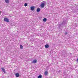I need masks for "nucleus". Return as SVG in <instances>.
Segmentation results:
<instances>
[{"mask_svg":"<svg viewBox=\"0 0 78 78\" xmlns=\"http://www.w3.org/2000/svg\"><path fill=\"white\" fill-rule=\"evenodd\" d=\"M4 21L5 22H9V19L7 18H5L4 19Z\"/></svg>","mask_w":78,"mask_h":78,"instance_id":"nucleus-1","label":"nucleus"},{"mask_svg":"<svg viewBox=\"0 0 78 78\" xmlns=\"http://www.w3.org/2000/svg\"><path fill=\"white\" fill-rule=\"evenodd\" d=\"M45 6V3H42L41 5V8H44V6Z\"/></svg>","mask_w":78,"mask_h":78,"instance_id":"nucleus-2","label":"nucleus"},{"mask_svg":"<svg viewBox=\"0 0 78 78\" xmlns=\"http://www.w3.org/2000/svg\"><path fill=\"white\" fill-rule=\"evenodd\" d=\"M1 69H2V72L4 73H6V71L5 70V69L4 68H1Z\"/></svg>","mask_w":78,"mask_h":78,"instance_id":"nucleus-3","label":"nucleus"},{"mask_svg":"<svg viewBox=\"0 0 78 78\" xmlns=\"http://www.w3.org/2000/svg\"><path fill=\"white\" fill-rule=\"evenodd\" d=\"M34 8H35V7L34 6H32L30 7V9L31 11H34Z\"/></svg>","mask_w":78,"mask_h":78,"instance_id":"nucleus-4","label":"nucleus"},{"mask_svg":"<svg viewBox=\"0 0 78 78\" xmlns=\"http://www.w3.org/2000/svg\"><path fill=\"white\" fill-rule=\"evenodd\" d=\"M37 62V60L35 59L32 62V63H33V64H34L35 63H36Z\"/></svg>","mask_w":78,"mask_h":78,"instance_id":"nucleus-5","label":"nucleus"},{"mask_svg":"<svg viewBox=\"0 0 78 78\" xmlns=\"http://www.w3.org/2000/svg\"><path fill=\"white\" fill-rule=\"evenodd\" d=\"M66 55H67V53L66 52H64L62 53V56L64 57H65V56H66Z\"/></svg>","mask_w":78,"mask_h":78,"instance_id":"nucleus-6","label":"nucleus"},{"mask_svg":"<svg viewBox=\"0 0 78 78\" xmlns=\"http://www.w3.org/2000/svg\"><path fill=\"white\" fill-rule=\"evenodd\" d=\"M15 75L16 76V77H19V73H17L15 74Z\"/></svg>","mask_w":78,"mask_h":78,"instance_id":"nucleus-7","label":"nucleus"},{"mask_svg":"<svg viewBox=\"0 0 78 78\" xmlns=\"http://www.w3.org/2000/svg\"><path fill=\"white\" fill-rule=\"evenodd\" d=\"M45 47L46 48H48L49 47V46L48 45V44H46V45H45Z\"/></svg>","mask_w":78,"mask_h":78,"instance_id":"nucleus-8","label":"nucleus"},{"mask_svg":"<svg viewBox=\"0 0 78 78\" xmlns=\"http://www.w3.org/2000/svg\"><path fill=\"white\" fill-rule=\"evenodd\" d=\"M66 24V21H63V22L62 23V25H64Z\"/></svg>","mask_w":78,"mask_h":78,"instance_id":"nucleus-9","label":"nucleus"},{"mask_svg":"<svg viewBox=\"0 0 78 78\" xmlns=\"http://www.w3.org/2000/svg\"><path fill=\"white\" fill-rule=\"evenodd\" d=\"M47 74H48V72H47V71H46L44 72V75H45V76L47 75Z\"/></svg>","mask_w":78,"mask_h":78,"instance_id":"nucleus-10","label":"nucleus"},{"mask_svg":"<svg viewBox=\"0 0 78 78\" xmlns=\"http://www.w3.org/2000/svg\"><path fill=\"white\" fill-rule=\"evenodd\" d=\"M20 49H23V47L22 45L21 44L20 45Z\"/></svg>","mask_w":78,"mask_h":78,"instance_id":"nucleus-11","label":"nucleus"},{"mask_svg":"<svg viewBox=\"0 0 78 78\" xmlns=\"http://www.w3.org/2000/svg\"><path fill=\"white\" fill-rule=\"evenodd\" d=\"M5 2L6 3H9V0H5Z\"/></svg>","mask_w":78,"mask_h":78,"instance_id":"nucleus-12","label":"nucleus"},{"mask_svg":"<svg viewBox=\"0 0 78 78\" xmlns=\"http://www.w3.org/2000/svg\"><path fill=\"white\" fill-rule=\"evenodd\" d=\"M40 10H41V9L39 8L37 9V12H39V11H40Z\"/></svg>","mask_w":78,"mask_h":78,"instance_id":"nucleus-13","label":"nucleus"},{"mask_svg":"<svg viewBox=\"0 0 78 78\" xmlns=\"http://www.w3.org/2000/svg\"><path fill=\"white\" fill-rule=\"evenodd\" d=\"M42 75H40L38 76V78H42Z\"/></svg>","mask_w":78,"mask_h":78,"instance_id":"nucleus-14","label":"nucleus"},{"mask_svg":"<svg viewBox=\"0 0 78 78\" xmlns=\"http://www.w3.org/2000/svg\"><path fill=\"white\" fill-rule=\"evenodd\" d=\"M43 22H46L47 21V19L46 18H44L43 20Z\"/></svg>","mask_w":78,"mask_h":78,"instance_id":"nucleus-15","label":"nucleus"},{"mask_svg":"<svg viewBox=\"0 0 78 78\" xmlns=\"http://www.w3.org/2000/svg\"><path fill=\"white\" fill-rule=\"evenodd\" d=\"M27 5H28V4H27V3H26L24 4V6H25L26 7V6H27Z\"/></svg>","mask_w":78,"mask_h":78,"instance_id":"nucleus-16","label":"nucleus"},{"mask_svg":"<svg viewBox=\"0 0 78 78\" xmlns=\"http://www.w3.org/2000/svg\"><path fill=\"white\" fill-rule=\"evenodd\" d=\"M65 34L66 35V34H67V32H66L65 33Z\"/></svg>","mask_w":78,"mask_h":78,"instance_id":"nucleus-17","label":"nucleus"},{"mask_svg":"<svg viewBox=\"0 0 78 78\" xmlns=\"http://www.w3.org/2000/svg\"><path fill=\"white\" fill-rule=\"evenodd\" d=\"M77 62H78V58L77 59Z\"/></svg>","mask_w":78,"mask_h":78,"instance_id":"nucleus-18","label":"nucleus"},{"mask_svg":"<svg viewBox=\"0 0 78 78\" xmlns=\"http://www.w3.org/2000/svg\"><path fill=\"white\" fill-rule=\"evenodd\" d=\"M71 53H70V55H71Z\"/></svg>","mask_w":78,"mask_h":78,"instance_id":"nucleus-19","label":"nucleus"},{"mask_svg":"<svg viewBox=\"0 0 78 78\" xmlns=\"http://www.w3.org/2000/svg\"><path fill=\"white\" fill-rule=\"evenodd\" d=\"M59 72H61V71H60H60H59Z\"/></svg>","mask_w":78,"mask_h":78,"instance_id":"nucleus-20","label":"nucleus"}]
</instances>
